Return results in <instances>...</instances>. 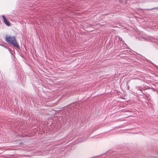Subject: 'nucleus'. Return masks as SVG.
<instances>
[{
  "label": "nucleus",
  "mask_w": 158,
  "mask_h": 158,
  "mask_svg": "<svg viewBox=\"0 0 158 158\" xmlns=\"http://www.w3.org/2000/svg\"><path fill=\"white\" fill-rule=\"evenodd\" d=\"M119 40H120L122 41V43L123 44V47H125V46H126V44L124 43V42L123 41H122V38L119 37Z\"/></svg>",
  "instance_id": "7ed1b4c3"
},
{
  "label": "nucleus",
  "mask_w": 158,
  "mask_h": 158,
  "mask_svg": "<svg viewBox=\"0 0 158 158\" xmlns=\"http://www.w3.org/2000/svg\"><path fill=\"white\" fill-rule=\"evenodd\" d=\"M2 17L3 19V22L7 26H10L11 25V24L10 23L9 21L5 17L4 15L2 16Z\"/></svg>",
  "instance_id": "f03ea898"
},
{
  "label": "nucleus",
  "mask_w": 158,
  "mask_h": 158,
  "mask_svg": "<svg viewBox=\"0 0 158 158\" xmlns=\"http://www.w3.org/2000/svg\"><path fill=\"white\" fill-rule=\"evenodd\" d=\"M138 90H139L141 92V94H140V95H143V94H145L144 91V92H143L142 91H141V90L140 89H139Z\"/></svg>",
  "instance_id": "20e7f679"
},
{
  "label": "nucleus",
  "mask_w": 158,
  "mask_h": 158,
  "mask_svg": "<svg viewBox=\"0 0 158 158\" xmlns=\"http://www.w3.org/2000/svg\"><path fill=\"white\" fill-rule=\"evenodd\" d=\"M155 8H152V9H146V10H152L153 9H155Z\"/></svg>",
  "instance_id": "39448f33"
},
{
  "label": "nucleus",
  "mask_w": 158,
  "mask_h": 158,
  "mask_svg": "<svg viewBox=\"0 0 158 158\" xmlns=\"http://www.w3.org/2000/svg\"><path fill=\"white\" fill-rule=\"evenodd\" d=\"M6 41L9 44H11L18 49L20 48L19 44L17 43L15 37L14 36H11L10 35H6L5 37Z\"/></svg>",
  "instance_id": "f257e3e1"
},
{
  "label": "nucleus",
  "mask_w": 158,
  "mask_h": 158,
  "mask_svg": "<svg viewBox=\"0 0 158 158\" xmlns=\"http://www.w3.org/2000/svg\"><path fill=\"white\" fill-rule=\"evenodd\" d=\"M149 41H151V42H152V41L151 40H150Z\"/></svg>",
  "instance_id": "1a4fd4ad"
},
{
  "label": "nucleus",
  "mask_w": 158,
  "mask_h": 158,
  "mask_svg": "<svg viewBox=\"0 0 158 158\" xmlns=\"http://www.w3.org/2000/svg\"><path fill=\"white\" fill-rule=\"evenodd\" d=\"M97 129H95L92 132V133H93Z\"/></svg>",
  "instance_id": "0eeeda50"
},
{
  "label": "nucleus",
  "mask_w": 158,
  "mask_h": 158,
  "mask_svg": "<svg viewBox=\"0 0 158 158\" xmlns=\"http://www.w3.org/2000/svg\"><path fill=\"white\" fill-rule=\"evenodd\" d=\"M147 61H148L149 63L153 64V63L151 61H150L149 60H147Z\"/></svg>",
  "instance_id": "423d86ee"
},
{
  "label": "nucleus",
  "mask_w": 158,
  "mask_h": 158,
  "mask_svg": "<svg viewBox=\"0 0 158 158\" xmlns=\"http://www.w3.org/2000/svg\"><path fill=\"white\" fill-rule=\"evenodd\" d=\"M156 8L155 9H158V7H155Z\"/></svg>",
  "instance_id": "6e6552de"
}]
</instances>
